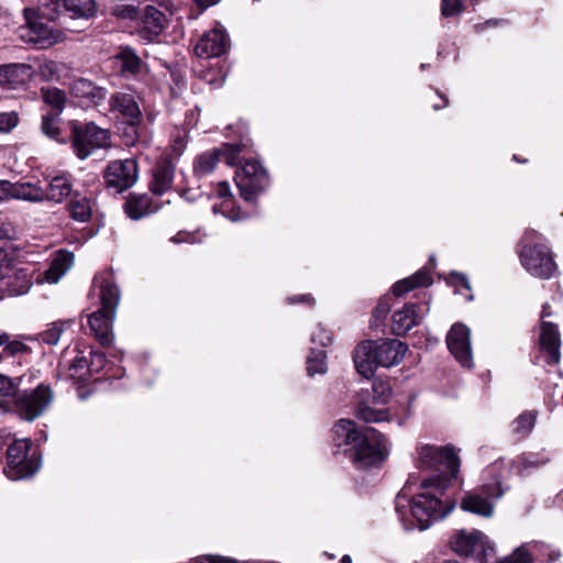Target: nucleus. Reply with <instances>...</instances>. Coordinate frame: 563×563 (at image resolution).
I'll return each instance as SVG.
<instances>
[{
    "label": "nucleus",
    "mask_w": 563,
    "mask_h": 563,
    "mask_svg": "<svg viewBox=\"0 0 563 563\" xmlns=\"http://www.w3.org/2000/svg\"><path fill=\"white\" fill-rule=\"evenodd\" d=\"M332 441L336 453L344 454L358 470L378 467L389 454L388 440L382 432L351 419L335 422Z\"/></svg>",
    "instance_id": "f257e3e1"
},
{
    "label": "nucleus",
    "mask_w": 563,
    "mask_h": 563,
    "mask_svg": "<svg viewBox=\"0 0 563 563\" xmlns=\"http://www.w3.org/2000/svg\"><path fill=\"white\" fill-rule=\"evenodd\" d=\"M448 483V478L442 475L423 479L421 487L424 492L413 498L410 497L411 485L406 484L396 497V512L405 530H426L433 521L451 512L453 505L446 507L441 500Z\"/></svg>",
    "instance_id": "f03ea898"
},
{
    "label": "nucleus",
    "mask_w": 563,
    "mask_h": 563,
    "mask_svg": "<svg viewBox=\"0 0 563 563\" xmlns=\"http://www.w3.org/2000/svg\"><path fill=\"white\" fill-rule=\"evenodd\" d=\"M92 291H98L101 307L88 317V324L99 343L102 346H110L113 341L112 325L120 301V290L111 271L95 276Z\"/></svg>",
    "instance_id": "7ed1b4c3"
},
{
    "label": "nucleus",
    "mask_w": 563,
    "mask_h": 563,
    "mask_svg": "<svg viewBox=\"0 0 563 563\" xmlns=\"http://www.w3.org/2000/svg\"><path fill=\"white\" fill-rule=\"evenodd\" d=\"M504 473L505 464L501 460L486 467L484 471L485 483L481 490L466 494L461 501V508L482 517H492L494 512L492 500L501 497L505 492L501 485Z\"/></svg>",
    "instance_id": "20e7f679"
},
{
    "label": "nucleus",
    "mask_w": 563,
    "mask_h": 563,
    "mask_svg": "<svg viewBox=\"0 0 563 563\" xmlns=\"http://www.w3.org/2000/svg\"><path fill=\"white\" fill-rule=\"evenodd\" d=\"M537 239L538 233L536 231H526L521 240L520 262L532 276L549 279L555 273L556 265L550 249L545 244L533 243Z\"/></svg>",
    "instance_id": "39448f33"
},
{
    "label": "nucleus",
    "mask_w": 563,
    "mask_h": 563,
    "mask_svg": "<svg viewBox=\"0 0 563 563\" xmlns=\"http://www.w3.org/2000/svg\"><path fill=\"white\" fill-rule=\"evenodd\" d=\"M23 16L25 25L19 29L23 42L34 44L40 48H46L63 41V33L49 23L44 22L45 18H40L36 10L25 8Z\"/></svg>",
    "instance_id": "423d86ee"
},
{
    "label": "nucleus",
    "mask_w": 563,
    "mask_h": 563,
    "mask_svg": "<svg viewBox=\"0 0 563 563\" xmlns=\"http://www.w3.org/2000/svg\"><path fill=\"white\" fill-rule=\"evenodd\" d=\"M71 145L75 154L80 158H87L95 150L102 148L109 144V131L101 129L93 122L70 123Z\"/></svg>",
    "instance_id": "0eeeda50"
},
{
    "label": "nucleus",
    "mask_w": 563,
    "mask_h": 563,
    "mask_svg": "<svg viewBox=\"0 0 563 563\" xmlns=\"http://www.w3.org/2000/svg\"><path fill=\"white\" fill-rule=\"evenodd\" d=\"M417 465L421 470L446 472L454 477L460 468V460L452 446L422 444L417 449Z\"/></svg>",
    "instance_id": "6e6552de"
},
{
    "label": "nucleus",
    "mask_w": 563,
    "mask_h": 563,
    "mask_svg": "<svg viewBox=\"0 0 563 563\" xmlns=\"http://www.w3.org/2000/svg\"><path fill=\"white\" fill-rule=\"evenodd\" d=\"M31 441L26 439L15 440L7 452L5 476L11 481L22 479L36 473L40 465L36 461L29 459Z\"/></svg>",
    "instance_id": "1a4fd4ad"
},
{
    "label": "nucleus",
    "mask_w": 563,
    "mask_h": 563,
    "mask_svg": "<svg viewBox=\"0 0 563 563\" xmlns=\"http://www.w3.org/2000/svg\"><path fill=\"white\" fill-rule=\"evenodd\" d=\"M52 400L53 391L49 386L40 384L35 389L20 391L13 407L22 419L33 421L47 409Z\"/></svg>",
    "instance_id": "9d476101"
},
{
    "label": "nucleus",
    "mask_w": 563,
    "mask_h": 563,
    "mask_svg": "<svg viewBox=\"0 0 563 563\" xmlns=\"http://www.w3.org/2000/svg\"><path fill=\"white\" fill-rule=\"evenodd\" d=\"M242 198L253 201L269 184L266 170L256 161H246L235 174Z\"/></svg>",
    "instance_id": "9b49d317"
},
{
    "label": "nucleus",
    "mask_w": 563,
    "mask_h": 563,
    "mask_svg": "<svg viewBox=\"0 0 563 563\" xmlns=\"http://www.w3.org/2000/svg\"><path fill=\"white\" fill-rule=\"evenodd\" d=\"M244 146L243 143L224 144L221 148H214L200 154L194 164L195 175L203 177L212 173L221 156H223L228 165L238 164L239 154Z\"/></svg>",
    "instance_id": "f8f14e48"
},
{
    "label": "nucleus",
    "mask_w": 563,
    "mask_h": 563,
    "mask_svg": "<svg viewBox=\"0 0 563 563\" xmlns=\"http://www.w3.org/2000/svg\"><path fill=\"white\" fill-rule=\"evenodd\" d=\"M137 178V164L134 159L111 162L104 173L108 188L122 192L132 187Z\"/></svg>",
    "instance_id": "ddd939ff"
},
{
    "label": "nucleus",
    "mask_w": 563,
    "mask_h": 563,
    "mask_svg": "<svg viewBox=\"0 0 563 563\" xmlns=\"http://www.w3.org/2000/svg\"><path fill=\"white\" fill-rule=\"evenodd\" d=\"M446 345L455 360L466 368L473 366L471 330L463 323H454L446 334Z\"/></svg>",
    "instance_id": "4468645a"
},
{
    "label": "nucleus",
    "mask_w": 563,
    "mask_h": 563,
    "mask_svg": "<svg viewBox=\"0 0 563 563\" xmlns=\"http://www.w3.org/2000/svg\"><path fill=\"white\" fill-rule=\"evenodd\" d=\"M229 47V37L221 25L206 32L196 44L195 52L199 57L211 58L221 56Z\"/></svg>",
    "instance_id": "2eb2a0df"
},
{
    "label": "nucleus",
    "mask_w": 563,
    "mask_h": 563,
    "mask_svg": "<svg viewBox=\"0 0 563 563\" xmlns=\"http://www.w3.org/2000/svg\"><path fill=\"white\" fill-rule=\"evenodd\" d=\"M109 108L111 112L124 117L133 129L141 118L139 97L131 90L113 93L109 99Z\"/></svg>",
    "instance_id": "dca6fc26"
},
{
    "label": "nucleus",
    "mask_w": 563,
    "mask_h": 563,
    "mask_svg": "<svg viewBox=\"0 0 563 563\" xmlns=\"http://www.w3.org/2000/svg\"><path fill=\"white\" fill-rule=\"evenodd\" d=\"M47 185L44 188L45 201L62 203L66 198L74 195L73 177L70 174L62 173L46 177Z\"/></svg>",
    "instance_id": "f3484780"
},
{
    "label": "nucleus",
    "mask_w": 563,
    "mask_h": 563,
    "mask_svg": "<svg viewBox=\"0 0 563 563\" xmlns=\"http://www.w3.org/2000/svg\"><path fill=\"white\" fill-rule=\"evenodd\" d=\"M422 306L419 303H406L401 310L393 314V332L396 335H404L422 319Z\"/></svg>",
    "instance_id": "a211bd4d"
},
{
    "label": "nucleus",
    "mask_w": 563,
    "mask_h": 563,
    "mask_svg": "<svg viewBox=\"0 0 563 563\" xmlns=\"http://www.w3.org/2000/svg\"><path fill=\"white\" fill-rule=\"evenodd\" d=\"M540 344L545 354V362L555 365L560 361V334L554 323L541 321Z\"/></svg>",
    "instance_id": "6ab92c4d"
},
{
    "label": "nucleus",
    "mask_w": 563,
    "mask_h": 563,
    "mask_svg": "<svg viewBox=\"0 0 563 563\" xmlns=\"http://www.w3.org/2000/svg\"><path fill=\"white\" fill-rule=\"evenodd\" d=\"M166 18L163 12L152 5L144 8L139 34L142 38L152 42L165 27Z\"/></svg>",
    "instance_id": "aec40b11"
},
{
    "label": "nucleus",
    "mask_w": 563,
    "mask_h": 563,
    "mask_svg": "<svg viewBox=\"0 0 563 563\" xmlns=\"http://www.w3.org/2000/svg\"><path fill=\"white\" fill-rule=\"evenodd\" d=\"M375 342L364 341L354 351L353 360L360 375L369 378L379 366L376 362Z\"/></svg>",
    "instance_id": "412c9836"
},
{
    "label": "nucleus",
    "mask_w": 563,
    "mask_h": 563,
    "mask_svg": "<svg viewBox=\"0 0 563 563\" xmlns=\"http://www.w3.org/2000/svg\"><path fill=\"white\" fill-rule=\"evenodd\" d=\"M406 350V344L399 340H388L379 344L375 342L376 362L383 367L397 365L402 361Z\"/></svg>",
    "instance_id": "4be33fe9"
},
{
    "label": "nucleus",
    "mask_w": 563,
    "mask_h": 563,
    "mask_svg": "<svg viewBox=\"0 0 563 563\" xmlns=\"http://www.w3.org/2000/svg\"><path fill=\"white\" fill-rule=\"evenodd\" d=\"M486 537L478 530H461L451 540V548L460 555L468 556L477 548H484Z\"/></svg>",
    "instance_id": "5701e85b"
},
{
    "label": "nucleus",
    "mask_w": 563,
    "mask_h": 563,
    "mask_svg": "<svg viewBox=\"0 0 563 563\" xmlns=\"http://www.w3.org/2000/svg\"><path fill=\"white\" fill-rule=\"evenodd\" d=\"M174 179V166L167 158L159 161L153 170L152 191L163 195L169 190Z\"/></svg>",
    "instance_id": "b1692460"
},
{
    "label": "nucleus",
    "mask_w": 563,
    "mask_h": 563,
    "mask_svg": "<svg viewBox=\"0 0 563 563\" xmlns=\"http://www.w3.org/2000/svg\"><path fill=\"white\" fill-rule=\"evenodd\" d=\"M114 58L119 64L121 74L125 77L139 75L145 66L136 52L130 46L120 47Z\"/></svg>",
    "instance_id": "393cba45"
},
{
    "label": "nucleus",
    "mask_w": 563,
    "mask_h": 563,
    "mask_svg": "<svg viewBox=\"0 0 563 563\" xmlns=\"http://www.w3.org/2000/svg\"><path fill=\"white\" fill-rule=\"evenodd\" d=\"M1 86L12 88L26 84L32 77V68L27 64L1 65Z\"/></svg>",
    "instance_id": "a878e982"
},
{
    "label": "nucleus",
    "mask_w": 563,
    "mask_h": 563,
    "mask_svg": "<svg viewBox=\"0 0 563 563\" xmlns=\"http://www.w3.org/2000/svg\"><path fill=\"white\" fill-rule=\"evenodd\" d=\"M123 208L126 216L132 220H140L157 210L153 206L152 198L146 194L131 195Z\"/></svg>",
    "instance_id": "bb28decb"
},
{
    "label": "nucleus",
    "mask_w": 563,
    "mask_h": 563,
    "mask_svg": "<svg viewBox=\"0 0 563 563\" xmlns=\"http://www.w3.org/2000/svg\"><path fill=\"white\" fill-rule=\"evenodd\" d=\"M10 198L30 202L45 201L44 188L32 183H11Z\"/></svg>",
    "instance_id": "cd10ccee"
},
{
    "label": "nucleus",
    "mask_w": 563,
    "mask_h": 563,
    "mask_svg": "<svg viewBox=\"0 0 563 563\" xmlns=\"http://www.w3.org/2000/svg\"><path fill=\"white\" fill-rule=\"evenodd\" d=\"M74 263V255L67 251L57 252L52 261L49 268L45 272L46 282L54 284L57 283Z\"/></svg>",
    "instance_id": "c85d7f7f"
},
{
    "label": "nucleus",
    "mask_w": 563,
    "mask_h": 563,
    "mask_svg": "<svg viewBox=\"0 0 563 563\" xmlns=\"http://www.w3.org/2000/svg\"><path fill=\"white\" fill-rule=\"evenodd\" d=\"M67 210L73 220L82 223L89 221L92 214L90 200L77 191L71 196Z\"/></svg>",
    "instance_id": "c756f323"
},
{
    "label": "nucleus",
    "mask_w": 563,
    "mask_h": 563,
    "mask_svg": "<svg viewBox=\"0 0 563 563\" xmlns=\"http://www.w3.org/2000/svg\"><path fill=\"white\" fill-rule=\"evenodd\" d=\"M40 129L48 139L60 144L66 143V137L63 135L60 128V118L58 113L48 112L43 114Z\"/></svg>",
    "instance_id": "7c9ffc66"
},
{
    "label": "nucleus",
    "mask_w": 563,
    "mask_h": 563,
    "mask_svg": "<svg viewBox=\"0 0 563 563\" xmlns=\"http://www.w3.org/2000/svg\"><path fill=\"white\" fill-rule=\"evenodd\" d=\"M432 284V278L426 269H420L412 276L397 282L393 286V292L395 296H401L405 292L413 289L418 286H429Z\"/></svg>",
    "instance_id": "2f4dec72"
},
{
    "label": "nucleus",
    "mask_w": 563,
    "mask_h": 563,
    "mask_svg": "<svg viewBox=\"0 0 563 563\" xmlns=\"http://www.w3.org/2000/svg\"><path fill=\"white\" fill-rule=\"evenodd\" d=\"M550 461H551V454L543 450V451L537 452V453H534V452L523 453V454L519 455L514 461L512 464L518 470V472H523L530 467H540Z\"/></svg>",
    "instance_id": "473e14b6"
},
{
    "label": "nucleus",
    "mask_w": 563,
    "mask_h": 563,
    "mask_svg": "<svg viewBox=\"0 0 563 563\" xmlns=\"http://www.w3.org/2000/svg\"><path fill=\"white\" fill-rule=\"evenodd\" d=\"M93 0H64V11L69 18L88 19L95 13Z\"/></svg>",
    "instance_id": "72a5a7b5"
},
{
    "label": "nucleus",
    "mask_w": 563,
    "mask_h": 563,
    "mask_svg": "<svg viewBox=\"0 0 563 563\" xmlns=\"http://www.w3.org/2000/svg\"><path fill=\"white\" fill-rule=\"evenodd\" d=\"M139 0H111L110 12L123 20H134L139 16Z\"/></svg>",
    "instance_id": "f704fd0d"
},
{
    "label": "nucleus",
    "mask_w": 563,
    "mask_h": 563,
    "mask_svg": "<svg viewBox=\"0 0 563 563\" xmlns=\"http://www.w3.org/2000/svg\"><path fill=\"white\" fill-rule=\"evenodd\" d=\"M536 415L531 411H526L519 415L510 424L511 432L518 439L526 438L530 434L534 427Z\"/></svg>",
    "instance_id": "c9c22d12"
},
{
    "label": "nucleus",
    "mask_w": 563,
    "mask_h": 563,
    "mask_svg": "<svg viewBox=\"0 0 563 563\" xmlns=\"http://www.w3.org/2000/svg\"><path fill=\"white\" fill-rule=\"evenodd\" d=\"M41 95L44 102L55 111L54 113H62L66 103V95L63 90L56 87H43Z\"/></svg>",
    "instance_id": "e433bc0d"
},
{
    "label": "nucleus",
    "mask_w": 563,
    "mask_h": 563,
    "mask_svg": "<svg viewBox=\"0 0 563 563\" xmlns=\"http://www.w3.org/2000/svg\"><path fill=\"white\" fill-rule=\"evenodd\" d=\"M523 545L528 547V551L531 553V556L534 555L537 559L544 558L547 563L555 562L561 556V552L559 550L553 549L543 542L533 541L525 543Z\"/></svg>",
    "instance_id": "4c0bfd02"
},
{
    "label": "nucleus",
    "mask_w": 563,
    "mask_h": 563,
    "mask_svg": "<svg viewBox=\"0 0 563 563\" xmlns=\"http://www.w3.org/2000/svg\"><path fill=\"white\" fill-rule=\"evenodd\" d=\"M325 352L312 349L307 358V373L309 376L327 372Z\"/></svg>",
    "instance_id": "58836bf2"
},
{
    "label": "nucleus",
    "mask_w": 563,
    "mask_h": 563,
    "mask_svg": "<svg viewBox=\"0 0 563 563\" xmlns=\"http://www.w3.org/2000/svg\"><path fill=\"white\" fill-rule=\"evenodd\" d=\"M36 12L40 18H45L48 22H53L58 19L64 11V0H47L43 3Z\"/></svg>",
    "instance_id": "ea45409f"
},
{
    "label": "nucleus",
    "mask_w": 563,
    "mask_h": 563,
    "mask_svg": "<svg viewBox=\"0 0 563 563\" xmlns=\"http://www.w3.org/2000/svg\"><path fill=\"white\" fill-rule=\"evenodd\" d=\"M22 377L11 378L7 375L0 374V395L2 397H11L14 402L15 396L20 394V384Z\"/></svg>",
    "instance_id": "a19ab883"
},
{
    "label": "nucleus",
    "mask_w": 563,
    "mask_h": 563,
    "mask_svg": "<svg viewBox=\"0 0 563 563\" xmlns=\"http://www.w3.org/2000/svg\"><path fill=\"white\" fill-rule=\"evenodd\" d=\"M88 373H90V369L87 357L82 354H78L69 365V375L74 379L85 380Z\"/></svg>",
    "instance_id": "79ce46f5"
},
{
    "label": "nucleus",
    "mask_w": 563,
    "mask_h": 563,
    "mask_svg": "<svg viewBox=\"0 0 563 563\" xmlns=\"http://www.w3.org/2000/svg\"><path fill=\"white\" fill-rule=\"evenodd\" d=\"M74 92L78 97H86V98H99L102 95L101 89L93 86V84L87 79H79L75 81L73 87Z\"/></svg>",
    "instance_id": "37998d69"
},
{
    "label": "nucleus",
    "mask_w": 563,
    "mask_h": 563,
    "mask_svg": "<svg viewBox=\"0 0 563 563\" xmlns=\"http://www.w3.org/2000/svg\"><path fill=\"white\" fill-rule=\"evenodd\" d=\"M65 324H70V321L52 323L47 330L40 334V340L48 345L57 344L62 333L64 332Z\"/></svg>",
    "instance_id": "c03bdc74"
},
{
    "label": "nucleus",
    "mask_w": 563,
    "mask_h": 563,
    "mask_svg": "<svg viewBox=\"0 0 563 563\" xmlns=\"http://www.w3.org/2000/svg\"><path fill=\"white\" fill-rule=\"evenodd\" d=\"M357 417L365 422H380L385 420V413L383 411L375 410L363 404L357 408Z\"/></svg>",
    "instance_id": "a18cd8bd"
},
{
    "label": "nucleus",
    "mask_w": 563,
    "mask_h": 563,
    "mask_svg": "<svg viewBox=\"0 0 563 563\" xmlns=\"http://www.w3.org/2000/svg\"><path fill=\"white\" fill-rule=\"evenodd\" d=\"M501 563H532L531 553L527 545H520L509 556L505 558Z\"/></svg>",
    "instance_id": "49530a36"
},
{
    "label": "nucleus",
    "mask_w": 563,
    "mask_h": 563,
    "mask_svg": "<svg viewBox=\"0 0 563 563\" xmlns=\"http://www.w3.org/2000/svg\"><path fill=\"white\" fill-rule=\"evenodd\" d=\"M311 342L321 347H325L332 342V333L327 328L319 324L311 334Z\"/></svg>",
    "instance_id": "de8ad7c7"
},
{
    "label": "nucleus",
    "mask_w": 563,
    "mask_h": 563,
    "mask_svg": "<svg viewBox=\"0 0 563 563\" xmlns=\"http://www.w3.org/2000/svg\"><path fill=\"white\" fill-rule=\"evenodd\" d=\"M19 123V114L14 111L0 113V132L8 133Z\"/></svg>",
    "instance_id": "09e8293b"
},
{
    "label": "nucleus",
    "mask_w": 563,
    "mask_h": 563,
    "mask_svg": "<svg viewBox=\"0 0 563 563\" xmlns=\"http://www.w3.org/2000/svg\"><path fill=\"white\" fill-rule=\"evenodd\" d=\"M463 10L462 0H441V13L443 16H453Z\"/></svg>",
    "instance_id": "8fccbe9b"
},
{
    "label": "nucleus",
    "mask_w": 563,
    "mask_h": 563,
    "mask_svg": "<svg viewBox=\"0 0 563 563\" xmlns=\"http://www.w3.org/2000/svg\"><path fill=\"white\" fill-rule=\"evenodd\" d=\"M30 287V279L26 277L25 274H23L22 276H16V287L10 289V294L16 296L24 295L29 291Z\"/></svg>",
    "instance_id": "3c124183"
},
{
    "label": "nucleus",
    "mask_w": 563,
    "mask_h": 563,
    "mask_svg": "<svg viewBox=\"0 0 563 563\" xmlns=\"http://www.w3.org/2000/svg\"><path fill=\"white\" fill-rule=\"evenodd\" d=\"M18 236V231L15 227L11 222H2L0 223V240H15Z\"/></svg>",
    "instance_id": "603ef678"
},
{
    "label": "nucleus",
    "mask_w": 563,
    "mask_h": 563,
    "mask_svg": "<svg viewBox=\"0 0 563 563\" xmlns=\"http://www.w3.org/2000/svg\"><path fill=\"white\" fill-rule=\"evenodd\" d=\"M106 362V356L102 352H90L89 369L91 372H99Z\"/></svg>",
    "instance_id": "864d4df0"
},
{
    "label": "nucleus",
    "mask_w": 563,
    "mask_h": 563,
    "mask_svg": "<svg viewBox=\"0 0 563 563\" xmlns=\"http://www.w3.org/2000/svg\"><path fill=\"white\" fill-rule=\"evenodd\" d=\"M11 262L7 251L0 247V279H4L8 276Z\"/></svg>",
    "instance_id": "5fc2aeb1"
},
{
    "label": "nucleus",
    "mask_w": 563,
    "mask_h": 563,
    "mask_svg": "<svg viewBox=\"0 0 563 563\" xmlns=\"http://www.w3.org/2000/svg\"><path fill=\"white\" fill-rule=\"evenodd\" d=\"M26 349L27 346L20 341L9 340L8 343L4 344V352L11 356L23 353L24 351H26Z\"/></svg>",
    "instance_id": "6e6d98bb"
},
{
    "label": "nucleus",
    "mask_w": 563,
    "mask_h": 563,
    "mask_svg": "<svg viewBox=\"0 0 563 563\" xmlns=\"http://www.w3.org/2000/svg\"><path fill=\"white\" fill-rule=\"evenodd\" d=\"M389 310L390 306L387 302L380 301L374 310V317L378 320H383Z\"/></svg>",
    "instance_id": "4d7b16f0"
},
{
    "label": "nucleus",
    "mask_w": 563,
    "mask_h": 563,
    "mask_svg": "<svg viewBox=\"0 0 563 563\" xmlns=\"http://www.w3.org/2000/svg\"><path fill=\"white\" fill-rule=\"evenodd\" d=\"M11 183L8 180H0V201L10 198Z\"/></svg>",
    "instance_id": "13d9d810"
},
{
    "label": "nucleus",
    "mask_w": 563,
    "mask_h": 563,
    "mask_svg": "<svg viewBox=\"0 0 563 563\" xmlns=\"http://www.w3.org/2000/svg\"><path fill=\"white\" fill-rule=\"evenodd\" d=\"M288 301L290 303L307 302L309 305H313L314 299L310 295H300L289 298Z\"/></svg>",
    "instance_id": "bf43d9fd"
},
{
    "label": "nucleus",
    "mask_w": 563,
    "mask_h": 563,
    "mask_svg": "<svg viewBox=\"0 0 563 563\" xmlns=\"http://www.w3.org/2000/svg\"><path fill=\"white\" fill-rule=\"evenodd\" d=\"M218 195L224 198L230 195V186L227 181H221L218 186Z\"/></svg>",
    "instance_id": "052dcab7"
},
{
    "label": "nucleus",
    "mask_w": 563,
    "mask_h": 563,
    "mask_svg": "<svg viewBox=\"0 0 563 563\" xmlns=\"http://www.w3.org/2000/svg\"><path fill=\"white\" fill-rule=\"evenodd\" d=\"M195 3L201 9L205 10L211 5L217 4L220 0H194Z\"/></svg>",
    "instance_id": "680f3d73"
},
{
    "label": "nucleus",
    "mask_w": 563,
    "mask_h": 563,
    "mask_svg": "<svg viewBox=\"0 0 563 563\" xmlns=\"http://www.w3.org/2000/svg\"><path fill=\"white\" fill-rule=\"evenodd\" d=\"M189 234L179 232L177 235L172 238V241L175 243L186 242L189 240Z\"/></svg>",
    "instance_id": "e2e57ef3"
},
{
    "label": "nucleus",
    "mask_w": 563,
    "mask_h": 563,
    "mask_svg": "<svg viewBox=\"0 0 563 563\" xmlns=\"http://www.w3.org/2000/svg\"><path fill=\"white\" fill-rule=\"evenodd\" d=\"M551 314H552V312H551V309H550V305L549 303L543 305L542 311H541V320L545 321L544 319L547 317H550Z\"/></svg>",
    "instance_id": "0e129e2a"
},
{
    "label": "nucleus",
    "mask_w": 563,
    "mask_h": 563,
    "mask_svg": "<svg viewBox=\"0 0 563 563\" xmlns=\"http://www.w3.org/2000/svg\"><path fill=\"white\" fill-rule=\"evenodd\" d=\"M457 279L460 280L461 285H463L466 289H470V283L465 275L456 274Z\"/></svg>",
    "instance_id": "69168bd1"
},
{
    "label": "nucleus",
    "mask_w": 563,
    "mask_h": 563,
    "mask_svg": "<svg viewBox=\"0 0 563 563\" xmlns=\"http://www.w3.org/2000/svg\"><path fill=\"white\" fill-rule=\"evenodd\" d=\"M10 336L8 333L3 332V333H0V346L4 345L5 343H8Z\"/></svg>",
    "instance_id": "338daca9"
},
{
    "label": "nucleus",
    "mask_w": 563,
    "mask_h": 563,
    "mask_svg": "<svg viewBox=\"0 0 563 563\" xmlns=\"http://www.w3.org/2000/svg\"><path fill=\"white\" fill-rule=\"evenodd\" d=\"M9 410H10V407H9L8 402L0 400V415L7 412Z\"/></svg>",
    "instance_id": "774afa93"
}]
</instances>
